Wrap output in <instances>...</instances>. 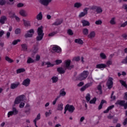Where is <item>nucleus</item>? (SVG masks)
<instances>
[{
  "label": "nucleus",
  "instance_id": "c03bdc74",
  "mask_svg": "<svg viewBox=\"0 0 127 127\" xmlns=\"http://www.w3.org/2000/svg\"><path fill=\"white\" fill-rule=\"evenodd\" d=\"M18 42H20V39H17V40H14L12 43V44L13 45H16V44H17Z\"/></svg>",
  "mask_w": 127,
  "mask_h": 127
},
{
  "label": "nucleus",
  "instance_id": "37998d69",
  "mask_svg": "<svg viewBox=\"0 0 127 127\" xmlns=\"http://www.w3.org/2000/svg\"><path fill=\"white\" fill-rule=\"evenodd\" d=\"M100 56L102 59H106L107 58V56L103 53H100Z\"/></svg>",
  "mask_w": 127,
  "mask_h": 127
},
{
  "label": "nucleus",
  "instance_id": "864d4df0",
  "mask_svg": "<svg viewBox=\"0 0 127 127\" xmlns=\"http://www.w3.org/2000/svg\"><path fill=\"white\" fill-rule=\"evenodd\" d=\"M102 23V20H101L96 21L95 22V24H96L97 25H101Z\"/></svg>",
  "mask_w": 127,
  "mask_h": 127
},
{
  "label": "nucleus",
  "instance_id": "dca6fc26",
  "mask_svg": "<svg viewBox=\"0 0 127 127\" xmlns=\"http://www.w3.org/2000/svg\"><path fill=\"white\" fill-rule=\"evenodd\" d=\"M6 19H7V18H6V16H1L0 18V23H1V24H4V22H5Z\"/></svg>",
  "mask_w": 127,
  "mask_h": 127
},
{
  "label": "nucleus",
  "instance_id": "5701e85b",
  "mask_svg": "<svg viewBox=\"0 0 127 127\" xmlns=\"http://www.w3.org/2000/svg\"><path fill=\"white\" fill-rule=\"evenodd\" d=\"M35 62V60H33L32 58L30 57H28L27 60V64H30L31 63H34Z\"/></svg>",
  "mask_w": 127,
  "mask_h": 127
},
{
  "label": "nucleus",
  "instance_id": "79ce46f5",
  "mask_svg": "<svg viewBox=\"0 0 127 127\" xmlns=\"http://www.w3.org/2000/svg\"><path fill=\"white\" fill-rule=\"evenodd\" d=\"M96 102H97V98L94 97L90 101L89 104H96Z\"/></svg>",
  "mask_w": 127,
  "mask_h": 127
},
{
  "label": "nucleus",
  "instance_id": "c756f323",
  "mask_svg": "<svg viewBox=\"0 0 127 127\" xmlns=\"http://www.w3.org/2000/svg\"><path fill=\"white\" fill-rule=\"evenodd\" d=\"M82 33L83 35H88V34H89V29L87 28H84L82 30Z\"/></svg>",
  "mask_w": 127,
  "mask_h": 127
},
{
  "label": "nucleus",
  "instance_id": "f3484780",
  "mask_svg": "<svg viewBox=\"0 0 127 127\" xmlns=\"http://www.w3.org/2000/svg\"><path fill=\"white\" fill-rule=\"evenodd\" d=\"M63 22L62 20H60L59 19H57L56 21L53 23V25H60Z\"/></svg>",
  "mask_w": 127,
  "mask_h": 127
},
{
  "label": "nucleus",
  "instance_id": "1a4fd4ad",
  "mask_svg": "<svg viewBox=\"0 0 127 127\" xmlns=\"http://www.w3.org/2000/svg\"><path fill=\"white\" fill-rule=\"evenodd\" d=\"M65 108L68 111V112H69V113H73L74 111H75V107L74 106L70 105L68 104L65 106Z\"/></svg>",
  "mask_w": 127,
  "mask_h": 127
},
{
  "label": "nucleus",
  "instance_id": "412c9836",
  "mask_svg": "<svg viewBox=\"0 0 127 127\" xmlns=\"http://www.w3.org/2000/svg\"><path fill=\"white\" fill-rule=\"evenodd\" d=\"M60 95L62 97H65V96H66V92H65V88H63L60 90Z\"/></svg>",
  "mask_w": 127,
  "mask_h": 127
},
{
  "label": "nucleus",
  "instance_id": "bf43d9fd",
  "mask_svg": "<svg viewBox=\"0 0 127 127\" xmlns=\"http://www.w3.org/2000/svg\"><path fill=\"white\" fill-rule=\"evenodd\" d=\"M10 17H11L12 18H15L16 16L15 13H10Z\"/></svg>",
  "mask_w": 127,
  "mask_h": 127
},
{
  "label": "nucleus",
  "instance_id": "de8ad7c7",
  "mask_svg": "<svg viewBox=\"0 0 127 127\" xmlns=\"http://www.w3.org/2000/svg\"><path fill=\"white\" fill-rule=\"evenodd\" d=\"M114 94H115V92L112 91L111 95V99H112L113 101H115V100H116V96H114Z\"/></svg>",
  "mask_w": 127,
  "mask_h": 127
},
{
  "label": "nucleus",
  "instance_id": "ea45409f",
  "mask_svg": "<svg viewBox=\"0 0 127 127\" xmlns=\"http://www.w3.org/2000/svg\"><path fill=\"white\" fill-rule=\"evenodd\" d=\"M46 65H47V68H50V67H53L54 66V64H52L49 62L46 63Z\"/></svg>",
  "mask_w": 127,
  "mask_h": 127
},
{
  "label": "nucleus",
  "instance_id": "6ab92c4d",
  "mask_svg": "<svg viewBox=\"0 0 127 127\" xmlns=\"http://www.w3.org/2000/svg\"><path fill=\"white\" fill-rule=\"evenodd\" d=\"M104 104H107V101L104 99H102L98 106V110H102V108H103V105H104Z\"/></svg>",
  "mask_w": 127,
  "mask_h": 127
},
{
  "label": "nucleus",
  "instance_id": "13d9d810",
  "mask_svg": "<svg viewBox=\"0 0 127 127\" xmlns=\"http://www.w3.org/2000/svg\"><path fill=\"white\" fill-rule=\"evenodd\" d=\"M114 108H115V105H113L108 107L107 108L108 109V110L111 111V110H113Z\"/></svg>",
  "mask_w": 127,
  "mask_h": 127
},
{
  "label": "nucleus",
  "instance_id": "4d7b16f0",
  "mask_svg": "<svg viewBox=\"0 0 127 127\" xmlns=\"http://www.w3.org/2000/svg\"><path fill=\"white\" fill-rule=\"evenodd\" d=\"M113 64V62L111 61L110 60H109L107 62L106 64L108 65V66H110V65H112Z\"/></svg>",
  "mask_w": 127,
  "mask_h": 127
},
{
  "label": "nucleus",
  "instance_id": "f257e3e1",
  "mask_svg": "<svg viewBox=\"0 0 127 127\" xmlns=\"http://www.w3.org/2000/svg\"><path fill=\"white\" fill-rule=\"evenodd\" d=\"M124 100H126L127 101L126 103V101L125 100H117V101L115 104L116 105H119V106H121V107H124V109L125 110H127V92L125 93Z\"/></svg>",
  "mask_w": 127,
  "mask_h": 127
},
{
  "label": "nucleus",
  "instance_id": "c9c22d12",
  "mask_svg": "<svg viewBox=\"0 0 127 127\" xmlns=\"http://www.w3.org/2000/svg\"><path fill=\"white\" fill-rule=\"evenodd\" d=\"M74 7H76V8H79L82 6V3L80 2H76L74 5Z\"/></svg>",
  "mask_w": 127,
  "mask_h": 127
},
{
  "label": "nucleus",
  "instance_id": "5fc2aeb1",
  "mask_svg": "<svg viewBox=\"0 0 127 127\" xmlns=\"http://www.w3.org/2000/svg\"><path fill=\"white\" fill-rule=\"evenodd\" d=\"M25 105V103H24V102H21L19 105L20 109L23 108L24 107Z\"/></svg>",
  "mask_w": 127,
  "mask_h": 127
},
{
  "label": "nucleus",
  "instance_id": "a19ab883",
  "mask_svg": "<svg viewBox=\"0 0 127 127\" xmlns=\"http://www.w3.org/2000/svg\"><path fill=\"white\" fill-rule=\"evenodd\" d=\"M21 33V29L17 28L15 30V34H20Z\"/></svg>",
  "mask_w": 127,
  "mask_h": 127
},
{
  "label": "nucleus",
  "instance_id": "393cba45",
  "mask_svg": "<svg viewBox=\"0 0 127 127\" xmlns=\"http://www.w3.org/2000/svg\"><path fill=\"white\" fill-rule=\"evenodd\" d=\"M40 119H41L40 113H39L37 116V117L33 121L34 124L37 123V121H39Z\"/></svg>",
  "mask_w": 127,
  "mask_h": 127
},
{
  "label": "nucleus",
  "instance_id": "a18cd8bd",
  "mask_svg": "<svg viewBox=\"0 0 127 127\" xmlns=\"http://www.w3.org/2000/svg\"><path fill=\"white\" fill-rule=\"evenodd\" d=\"M6 3V0H0V5H4Z\"/></svg>",
  "mask_w": 127,
  "mask_h": 127
},
{
  "label": "nucleus",
  "instance_id": "4468645a",
  "mask_svg": "<svg viewBox=\"0 0 127 127\" xmlns=\"http://www.w3.org/2000/svg\"><path fill=\"white\" fill-rule=\"evenodd\" d=\"M107 67V65L105 64H98L96 66V68L97 69H104Z\"/></svg>",
  "mask_w": 127,
  "mask_h": 127
},
{
  "label": "nucleus",
  "instance_id": "58836bf2",
  "mask_svg": "<svg viewBox=\"0 0 127 127\" xmlns=\"http://www.w3.org/2000/svg\"><path fill=\"white\" fill-rule=\"evenodd\" d=\"M115 19H116V18H112L111 20L110 21V24H112V25L116 24V21H115Z\"/></svg>",
  "mask_w": 127,
  "mask_h": 127
},
{
  "label": "nucleus",
  "instance_id": "f704fd0d",
  "mask_svg": "<svg viewBox=\"0 0 127 127\" xmlns=\"http://www.w3.org/2000/svg\"><path fill=\"white\" fill-rule=\"evenodd\" d=\"M58 111H62L63 110V104L61 103L58 105Z\"/></svg>",
  "mask_w": 127,
  "mask_h": 127
},
{
  "label": "nucleus",
  "instance_id": "0e129e2a",
  "mask_svg": "<svg viewBox=\"0 0 127 127\" xmlns=\"http://www.w3.org/2000/svg\"><path fill=\"white\" fill-rule=\"evenodd\" d=\"M73 60H74L75 61H76V62L80 61V57H75L73 59Z\"/></svg>",
  "mask_w": 127,
  "mask_h": 127
},
{
  "label": "nucleus",
  "instance_id": "e433bc0d",
  "mask_svg": "<svg viewBox=\"0 0 127 127\" xmlns=\"http://www.w3.org/2000/svg\"><path fill=\"white\" fill-rule=\"evenodd\" d=\"M85 99L87 102H90V100H91V94H90V93H87L85 97Z\"/></svg>",
  "mask_w": 127,
  "mask_h": 127
},
{
  "label": "nucleus",
  "instance_id": "3c124183",
  "mask_svg": "<svg viewBox=\"0 0 127 127\" xmlns=\"http://www.w3.org/2000/svg\"><path fill=\"white\" fill-rule=\"evenodd\" d=\"M59 98H60V96H57V97L53 102V105H54V106L56 105V103H57V101H58V99H59Z\"/></svg>",
  "mask_w": 127,
  "mask_h": 127
},
{
  "label": "nucleus",
  "instance_id": "bb28decb",
  "mask_svg": "<svg viewBox=\"0 0 127 127\" xmlns=\"http://www.w3.org/2000/svg\"><path fill=\"white\" fill-rule=\"evenodd\" d=\"M23 21L24 22V25H25V26H30V21H27L25 19H23Z\"/></svg>",
  "mask_w": 127,
  "mask_h": 127
},
{
  "label": "nucleus",
  "instance_id": "4be33fe9",
  "mask_svg": "<svg viewBox=\"0 0 127 127\" xmlns=\"http://www.w3.org/2000/svg\"><path fill=\"white\" fill-rule=\"evenodd\" d=\"M19 14H20V15L23 16L24 17H25V16H27V13H26V12L24 10H20L19 11Z\"/></svg>",
  "mask_w": 127,
  "mask_h": 127
},
{
  "label": "nucleus",
  "instance_id": "a878e982",
  "mask_svg": "<svg viewBox=\"0 0 127 127\" xmlns=\"http://www.w3.org/2000/svg\"><path fill=\"white\" fill-rule=\"evenodd\" d=\"M57 71L60 74H64L65 73V70L62 67H59L57 68Z\"/></svg>",
  "mask_w": 127,
  "mask_h": 127
},
{
  "label": "nucleus",
  "instance_id": "6e6d98bb",
  "mask_svg": "<svg viewBox=\"0 0 127 127\" xmlns=\"http://www.w3.org/2000/svg\"><path fill=\"white\" fill-rule=\"evenodd\" d=\"M86 14L84 12H81L79 14V17H83V16H85Z\"/></svg>",
  "mask_w": 127,
  "mask_h": 127
},
{
  "label": "nucleus",
  "instance_id": "69168bd1",
  "mask_svg": "<svg viewBox=\"0 0 127 127\" xmlns=\"http://www.w3.org/2000/svg\"><path fill=\"white\" fill-rule=\"evenodd\" d=\"M88 9H89L88 7H86L83 9V12L85 13V14H87V13H88Z\"/></svg>",
  "mask_w": 127,
  "mask_h": 127
},
{
  "label": "nucleus",
  "instance_id": "680f3d73",
  "mask_svg": "<svg viewBox=\"0 0 127 127\" xmlns=\"http://www.w3.org/2000/svg\"><path fill=\"white\" fill-rule=\"evenodd\" d=\"M23 5H24L22 3H19L17 4V6L18 7H22V6H23Z\"/></svg>",
  "mask_w": 127,
  "mask_h": 127
},
{
  "label": "nucleus",
  "instance_id": "a211bd4d",
  "mask_svg": "<svg viewBox=\"0 0 127 127\" xmlns=\"http://www.w3.org/2000/svg\"><path fill=\"white\" fill-rule=\"evenodd\" d=\"M81 23L83 26H89L90 25V22L86 20H82Z\"/></svg>",
  "mask_w": 127,
  "mask_h": 127
},
{
  "label": "nucleus",
  "instance_id": "ddd939ff",
  "mask_svg": "<svg viewBox=\"0 0 127 127\" xmlns=\"http://www.w3.org/2000/svg\"><path fill=\"white\" fill-rule=\"evenodd\" d=\"M20 85V83L19 82H17L16 83H13L10 85V89L14 90V89H16L17 87H18Z\"/></svg>",
  "mask_w": 127,
  "mask_h": 127
},
{
  "label": "nucleus",
  "instance_id": "6e6552de",
  "mask_svg": "<svg viewBox=\"0 0 127 127\" xmlns=\"http://www.w3.org/2000/svg\"><path fill=\"white\" fill-rule=\"evenodd\" d=\"M52 50L56 53H61L62 49L58 45H54L52 47Z\"/></svg>",
  "mask_w": 127,
  "mask_h": 127
},
{
  "label": "nucleus",
  "instance_id": "b1692460",
  "mask_svg": "<svg viewBox=\"0 0 127 127\" xmlns=\"http://www.w3.org/2000/svg\"><path fill=\"white\" fill-rule=\"evenodd\" d=\"M23 72H25V69L23 68H18L16 69V73L20 74V73H23Z\"/></svg>",
  "mask_w": 127,
  "mask_h": 127
},
{
  "label": "nucleus",
  "instance_id": "423d86ee",
  "mask_svg": "<svg viewBox=\"0 0 127 127\" xmlns=\"http://www.w3.org/2000/svg\"><path fill=\"white\" fill-rule=\"evenodd\" d=\"M114 78L112 77H109L108 81L106 83V85L107 86V87L109 90H111L112 88H113V86H114Z\"/></svg>",
  "mask_w": 127,
  "mask_h": 127
},
{
  "label": "nucleus",
  "instance_id": "c85d7f7f",
  "mask_svg": "<svg viewBox=\"0 0 127 127\" xmlns=\"http://www.w3.org/2000/svg\"><path fill=\"white\" fill-rule=\"evenodd\" d=\"M75 43H77L78 44H83V40L81 39H76L74 40Z\"/></svg>",
  "mask_w": 127,
  "mask_h": 127
},
{
  "label": "nucleus",
  "instance_id": "774afa93",
  "mask_svg": "<svg viewBox=\"0 0 127 127\" xmlns=\"http://www.w3.org/2000/svg\"><path fill=\"white\" fill-rule=\"evenodd\" d=\"M84 85V82L81 81L79 84H77L78 87H82Z\"/></svg>",
  "mask_w": 127,
  "mask_h": 127
},
{
  "label": "nucleus",
  "instance_id": "9b49d317",
  "mask_svg": "<svg viewBox=\"0 0 127 127\" xmlns=\"http://www.w3.org/2000/svg\"><path fill=\"white\" fill-rule=\"evenodd\" d=\"M22 85L25 86V87H28L30 85V79L29 78H26L24 80L22 83Z\"/></svg>",
  "mask_w": 127,
  "mask_h": 127
},
{
  "label": "nucleus",
  "instance_id": "7c9ffc66",
  "mask_svg": "<svg viewBox=\"0 0 127 127\" xmlns=\"http://www.w3.org/2000/svg\"><path fill=\"white\" fill-rule=\"evenodd\" d=\"M52 83H57L58 81V77L54 76L52 77Z\"/></svg>",
  "mask_w": 127,
  "mask_h": 127
},
{
  "label": "nucleus",
  "instance_id": "0eeeda50",
  "mask_svg": "<svg viewBox=\"0 0 127 127\" xmlns=\"http://www.w3.org/2000/svg\"><path fill=\"white\" fill-rule=\"evenodd\" d=\"M27 33L25 34V38H28L32 37L33 36V34H34V30L33 29H31L27 31Z\"/></svg>",
  "mask_w": 127,
  "mask_h": 127
},
{
  "label": "nucleus",
  "instance_id": "49530a36",
  "mask_svg": "<svg viewBox=\"0 0 127 127\" xmlns=\"http://www.w3.org/2000/svg\"><path fill=\"white\" fill-rule=\"evenodd\" d=\"M67 34H68V35H73V34H74V33H73V31H72V30H71L70 29L67 30Z\"/></svg>",
  "mask_w": 127,
  "mask_h": 127
},
{
  "label": "nucleus",
  "instance_id": "f03ea898",
  "mask_svg": "<svg viewBox=\"0 0 127 127\" xmlns=\"http://www.w3.org/2000/svg\"><path fill=\"white\" fill-rule=\"evenodd\" d=\"M38 36L36 39L37 41H41L43 39V36H44V33H43V27L41 26L38 28L37 30Z\"/></svg>",
  "mask_w": 127,
  "mask_h": 127
},
{
  "label": "nucleus",
  "instance_id": "72a5a7b5",
  "mask_svg": "<svg viewBox=\"0 0 127 127\" xmlns=\"http://www.w3.org/2000/svg\"><path fill=\"white\" fill-rule=\"evenodd\" d=\"M120 83H121L122 85L125 87V88H127V82L123 80H120Z\"/></svg>",
  "mask_w": 127,
  "mask_h": 127
},
{
  "label": "nucleus",
  "instance_id": "338daca9",
  "mask_svg": "<svg viewBox=\"0 0 127 127\" xmlns=\"http://www.w3.org/2000/svg\"><path fill=\"white\" fill-rule=\"evenodd\" d=\"M123 126H127V118L125 119L124 122L123 123Z\"/></svg>",
  "mask_w": 127,
  "mask_h": 127
},
{
  "label": "nucleus",
  "instance_id": "603ef678",
  "mask_svg": "<svg viewBox=\"0 0 127 127\" xmlns=\"http://www.w3.org/2000/svg\"><path fill=\"white\" fill-rule=\"evenodd\" d=\"M97 89L98 91H99V92H100L101 94H102V85H101V84H99L98 86H97Z\"/></svg>",
  "mask_w": 127,
  "mask_h": 127
},
{
  "label": "nucleus",
  "instance_id": "052dcab7",
  "mask_svg": "<svg viewBox=\"0 0 127 127\" xmlns=\"http://www.w3.org/2000/svg\"><path fill=\"white\" fill-rule=\"evenodd\" d=\"M40 60V56L37 55L36 56V61H39Z\"/></svg>",
  "mask_w": 127,
  "mask_h": 127
},
{
  "label": "nucleus",
  "instance_id": "2eb2a0df",
  "mask_svg": "<svg viewBox=\"0 0 127 127\" xmlns=\"http://www.w3.org/2000/svg\"><path fill=\"white\" fill-rule=\"evenodd\" d=\"M95 36H96V32L95 31H91L89 34L87 35V37L90 38V39L95 38Z\"/></svg>",
  "mask_w": 127,
  "mask_h": 127
},
{
  "label": "nucleus",
  "instance_id": "2f4dec72",
  "mask_svg": "<svg viewBox=\"0 0 127 127\" xmlns=\"http://www.w3.org/2000/svg\"><path fill=\"white\" fill-rule=\"evenodd\" d=\"M33 53H34V54H36L37 51H38V48L37 46L34 45L33 46Z\"/></svg>",
  "mask_w": 127,
  "mask_h": 127
},
{
  "label": "nucleus",
  "instance_id": "39448f33",
  "mask_svg": "<svg viewBox=\"0 0 127 127\" xmlns=\"http://www.w3.org/2000/svg\"><path fill=\"white\" fill-rule=\"evenodd\" d=\"M24 97H25L24 95H21L17 97L14 102V105H18V104H20V103L23 101Z\"/></svg>",
  "mask_w": 127,
  "mask_h": 127
},
{
  "label": "nucleus",
  "instance_id": "8fccbe9b",
  "mask_svg": "<svg viewBox=\"0 0 127 127\" xmlns=\"http://www.w3.org/2000/svg\"><path fill=\"white\" fill-rule=\"evenodd\" d=\"M56 65H59V64H61L62 63V60H57L55 61Z\"/></svg>",
  "mask_w": 127,
  "mask_h": 127
},
{
  "label": "nucleus",
  "instance_id": "7ed1b4c3",
  "mask_svg": "<svg viewBox=\"0 0 127 127\" xmlns=\"http://www.w3.org/2000/svg\"><path fill=\"white\" fill-rule=\"evenodd\" d=\"M18 114V110L15 107H12V111H9L7 113V118H10L12 116H16Z\"/></svg>",
  "mask_w": 127,
  "mask_h": 127
},
{
  "label": "nucleus",
  "instance_id": "cd10ccee",
  "mask_svg": "<svg viewBox=\"0 0 127 127\" xmlns=\"http://www.w3.org/2000/svg\"><path fill=\"white\" fill-rule=\"evenodd\" d=\"M23 51H27V44H23L21 45Z\"/></svg>",
  "mask_w": 127,
  "mask_h": 127
},
{
  "label": "nucleus",
  "instance_id": "e2e57ef3",
  "mask_svg": "<svg viewBox=\"0 0 127 127\" xmlns=\"http://www.w3.org/2000/svg\"><path fill=\"white\" fill-rule=\"evenodd\" d=\"M55 34H56V33H55V32H53L52 33H50V34H49L48 36L50 37V36H54V35H55Z\"/></svg>",
  "mask_w": 127,
  "mask_h": 127
},
{
  "label": "nucleus",
  "instance_id": "473e14b6",
  "mask_svg": "<svg viewBox=\"0 0 127 127\" xmlns=\"http://www.w3.org/2000/svg\"><path fill=\"white\" fill-rule=\"evenodd\" d=\"M5 60H6V61H7L8 63H12V62H13V60L7 56L5 57Z\"/></svg>",
  "mask_w": 127,
  "mask_h": 127
},
{
  "label": "nucleus",
  "instance_id": "09e8293b",
  "mask_svg": "<svg viewBox=\"0 0 127 127\" xmlns=\"http://www.w3.org/2000/svg\"><path fill=\"white\" fill-rule=\"evenodd\" d=\"M51 114H52V113H51V110H49V112H46L45 113V116L47 118V117H49Z\"/></svg>",
  "mask_w": 127,
  "mask_h": 127
},
{
  "label": "nucleus",
  "instance_id": "20e7f679",
  "mask_svg": "<svg viewBox=\"0 0 127 127\" xmlns=\"http://www.w3.org/2000/svg\"><path fill=\"white\" fill-rule=\"evenodd\" d=\"M88 75H89V72L87 70H84L80 74H79L78 79L80 81L85 80V79L88 77Z\"/></svg>",
  "mask_w": 127,
  "mask_h": 127
},
{
  "label": "nucleus",
  "instance_id": "4c0bfd02",
  "mask_svg": "<svg viewBox=\"0 0 127 127\" xmlns=\"http://www.w3.org/2000/svg\"><path fill=\"white\" fill-rule=\"evenodd\" d=\"M96 11L97 13H102L103 12V9H102L101 7H97Z\"/></svg>",
  "mask_w": 127,
  "mask_h": 127
},
{
  "label": "nucleus",
  "instance_id": "aec40b11",
  "mask_svg": "<svg viewBox=\"0 0 127 127\" xmlns=\"http://www.w3.org/2000/svg\"><path fill=\"white\" fill-rule=\"evenodd\" d=\"M43 18V15H42V12H40L39 14L37 15L36 19L37 20H42Z\"/></svg>",
  "mask_w": 127,
  "mask_h": 127
},
{
  "label": "nucleus",
  "instance_id": "9d476101",
  "mask_svg": "<svg viewBox=\"0 0 127 127\" xmlns=\"http://www.w3.org/2000/svg\"><path fill=\"white\" fill-rule=\"evenodd\" d=\"M92 85V82L86 83L85 85H84L83 87H82L80 88V91L81 92H84V91H85L86 89H87V88H90V87H91Z\"/></svg>",
  "mask_w": 127,
  "mask_h": 127
},
{
  "label": "nucleus",
  "instance_id": "f8f14e48",
  "mask_svg": "<svg viewBox=\"0 0 127 127\" xmlns=\"http://www.w3.org/2000/svg\"><path fill=\"white\" fill-rule=\"evenodd\" d=\"M65 67L67 69H72V68L74 67V65H70V64H71V61L70 60L65 61Z\"/></svg>",
  "mask_w": 127,
  "mask_h": 127
}]
</instances>
